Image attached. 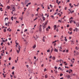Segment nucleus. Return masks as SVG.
Returning a JSON list of instances; mask_svg holds the SVG:
<instances>
[{
  "mask_svg": "<svg viewBox=\"0 0 79 79\" xmlns=\"http://www.w3.org/2000/svg\"><path fill=\"white\" fill-rule=\"evenodd\" d=\"M44 23H43L42 25V26L43 27V29H44L45 28H46V25L48 24V20H47L45 23L44 24Z\"/></svg>",
  "mask_w": 79,
  "mask_h": 79,
  "instance_id": "obj_1",
  "label": "nucleus"
},
{
  "mask_svg": "<svg viewBox=\"0 0 79 79\" xmlns=\"http://www.w3.org/2000/svg\"><path fill=\"white\" fill-rule=\"evenodd\" d=\"M76 31V32H77V31H78V29L77 28H75V29L73 30L74 31Z\"/></svg>",
  "mask_w": 79,
  "mask_h": 79,
  "instance_id": "obj_2",
  "label": "nucleus"
},
{
  "mask_svg": "<svg viewBox=\"0 0 79 79\" xmlns=\"http://www.w3.org/2000/svg\"><path fill=\"white\" fill-rule=\"evenodd\" d=\"M58 69H60V70L61 71H63V69H61V67H59L58 68Z\"/></svg>",
  "mask_w": 79,
  "mask_h": 79,
  "instance_id": "obj_3",
  "label": "nucleus"
},
{
  "mask_svg": "<svg viewBox=\"0 0 79 79\" xmlns=\"http://www.w3.org/2000/svg\"><path fill=\"white\" fill-rule=\"evenodd\" d=\"M36 47V45H34L32 47V48H33L34 49H35V48Z\"/></svg>",
  "mask_w": 79,
  "mask_h": 79,
  "instance_id": "obj_4",
  "label": "nucleus"
},
{
  "mask_svg": "<svg viewBox=\"0 0 79 79\" xmlns=\"http://www.w3.org/2000/svg\"><path fill=\"white\" fill-rule=\"evenodd\" d=\"M52 59L53 60H55V57L53 56L52 57Z\"/></svg>",
  "mask_w": 79,
  "mask_h": 79,
  "instance_id": "obj_5",
  "label": "nucleus"
},
{
  "mask_svg": "<svg viewBox=\"0 0 79 79\" xmlns=\"http://www.w3.org/2000/svg\"><path fill=\"white\" fill-rule=\"evenodd\" d=\"M45 17L43 16L42 17V19H43V21H45Z\"/></svg>",
  "mask_w": 79,
  "mask_h": 79,
  "instance_id": "obj_6",
  "label": "nucleus"
},
{
  "mask_svg": "<svg viewBox=\"0 0 79 79\" xmlns=\"http://www.w3.org/2000/svg\"><path fill=\"white\" fill-rule=\"evenodd\" d=\"M39 31L41 32L42 31V28L41 27H40L39 28Z\"/></svg>",
  "mask_w": 79,
  "mask_h": 79,
  "instance_id": "obj_7",
  "label": "nucleus"
},
{
  "mask_svg": "<svg viewBox=\"0 0 79 79\" xmlns=\"http://www.w3.org/2000/svg\"><path fill=\"white\" fill-rule=\"evenodd\" d=\"M54 52H58V51L57 49H56V48H55L54 49Z\"/></svg>",
  "mask_w": 79,
  "mask_h": 79,
  "instance_id": "obj_8",
  "label": "nucleus"
},
{
  "mask_svg": "<svg viewBox=\"0 0 79 79\" xmlns=\"http://www.w3.org/2000/svg\"><path fill=\"white\" fill-rule=\"evenodd\" d=\"M30 73H32V70H31V71L29 72Z\"/></svg>",
  "mask_w": 79,
  "mask_h": 79,
  "instance_id": "obj_9",
  "label": "nucleus"
},
{
  "mask_svg": "<svg viewBox=\"0 0 79 79\" xmlns=\"http://www.w3.org/2000/svg\"><path fill=\"white\" fill-rule=\"evenodd\" d=\"M45 78H47V77H48V75H45Z\"/></svg>",
  "mask_w": 79,
  "mask_h": 79,
  "instance_id": "obj_10",
  "label": "nucleus"
},
{
  "mask_svg": "<svg viewBox=\"0 0 79 79\" xmlns=\"http://www.w3.org/2000/svg\"><path fill=\"white\" fill-rule=\"evenodd\" d=\"M6 19H7L8 20V18H7V17L5 18V21H6Z\"/></svg>",
  "mask_w": 79,
  "mask_h": 79,
  "instance_id": "obj_11",
  "label": "nucleus"
},
{
  "mask_svg": "<svg viewBox=\"0 0 79 79\" xmlns=\"http://www.w3.org/2000/svg\"><path fill=\"white\" fill-rule=\"evenodd\" d=\"M73 30V29L72 28H70L69 29V31H72V30Z\"/></svg>",
  "mask_w": 79,
  "mask_h": 79,
  "instance_id": "obj_12",
  "label": "nucleus"
},
{
  "mask_svg": "<svg viewBox=\"0 0 79 79\" xmlns=\"http://www.w3.org/2000/svg\"><path fill=\"white\" fill-rule=\"evenodd\" d=\"M7 9H10V6H7Z\"/></svg>",
  "mask_w": 79,
  "mask_h": 79,
  "instance_id": "obj_13",
  "label": "nucleus"
},
{
  "mask_svg": "<svg viewBox=\"0 0 79 79\" xmlns=\"http://www.w3.org/2000/svg\"><path fill=\"white\" fill-rule=\"evenodd\" d=\"M70 41L71 42H72L71 44L72 45H73V44H74V43H73V41L70 40Z\"/></svg>",
  "mask_w": 79,
  "mask_h": 79,
  "instance_id": "obj_14",
  "label": "nucleus"
},
{
  "mask_svg": "<svg viewBox=\"0 0 79 79\" xmlns=\"http://www.w3.org/2000/svg\"><path fill=\"white\" fill-rule=\"evenodd\" d=\"M12 74H13V75H15V72L14 71H13L12 72Z\"/></svg>",
  "mask_w": 79,
  "mask_h": 79,
  "instance_id": "obj_15",
  "label": "nucleus"
},
{
  "mask_svg": "<svg viewBox=\"0 0 79 79\" xmlns=\"http://www.w3.org/2000/svg\"><path fill=\"white\" fill-rule=\"evenodd\" d=\"M45 38V37H43V42H45V40H44V38Z\"/></svg>",
  "mask_w": 79,
  "mask_h": 79,
  "instance_id": "obj_16",
  "label": "nucleus"
},
{
  "mask_svg": "<svg viewBox=\"0 0 79 79\" xmlns=\"http://www.w3.org/2000/svg\"><path fill=\"white\" fill-rule=\"evenodd\" d=\"M71 77V76L69 75H68V76L67 77V78H70Z\"/></svg>",
  "mask_w": 79,
  "mask_h": 79,
  "instance_id": "obj_17",
  "label": "nucleus"
},
{
  "mask_svg": "<svg viewBox=\"0 0 79 79\" xmlns=\"http://www.w3.org/2000/svg\"><path fill=\"white\" fill-rule=\"evenodd\" d=\"M53 49L52 48V49L51 50V53H52V52H53Z\"/></svg>",
  "mask_w": 79,
  "mask_h": 79,
  "instance_id": "obj_18",
  "label": "nucleus"
},
{
  "mask_svg": "<svg viewBox=\"0 0 79 79\" xmlns=\"http://www.w3.org/2000/svg\"><path fill=\"white\" fill-rule=\"evenodd\" d=\"M19 47L18 48L19 50V51H20V46H19Z\"/></svg>",
  "mask_w": 79,
  "mask_h": 79,
  "instance_id": "obj_19",
  "label": "nucleus"
},
{
  "mask_svg": "<svg viewBox=\"0 0 79 79\" xmlns=\"http://www.w3.org/2000/svg\"><path fill=\"white\" fill-rule=\"evenodd\" d=\"M3 31L4 32H6V29H3Z\"/></svg>",
  "mask_w": 79,
  "mask_h": 79,
  "instance_id": "obj_20",
  "label": "nucleus"
},
{
  "mask_svg": "<svg viewBox=\"0 0 79 79\" xmlns=\"http://www.w3.org/2000/svg\"><path fill=\"white\" fill-rule=\"evenodd\" d=\"M38 10H40V8L39 7L36 10V11H38Z\"/></svg>",
  "mask_w": 79,
  "mask_h": 79,
  "instance_id": "obj_21",
  "label": "nucleus"
},
{
  "mask_svg": "<svg viewBox=\"0 0 79 79\" xmlns=\"http://www.w3.org/2000/svg\"><path fill=\"white\" fill-rule=\"evenodd\" d=\"M75 49H76V50H77L79 49V48H77V47H76L75 48Z\"/></svg>",
  "mask_w": 79,
  "mask_h": 79,
  "instance_id": "obj_22",
  "label": "nucleus"
},
{
  "mask_svg": "<svg viewBox=\"0 0 79 79\" xmlns=\"http://www.w3.org/2000/svg\"><path fill=\"white\" fill-rule=\"evenodd\" d=\"M50 7H51V8H53V6L51 4L50 5Z\"/></svg>",
  "mask_w": 79,
  "mask_h": 79,
  "instance_id": "obj_23",
  "label": "nucleus"
},
{
  "mask_svg": "<svg viewBox=\"0 0 79 79\" xmlns=\"http://www.w3.org/2000/svg\"><path fill=\"white\" fill-rule=\"evenodd\" d=\"M50 52V50H48L47 52H48L49 53Z\"/></svg>",
  "mask_w": 79,
  "mask_h": 79,
  "instance_id": "obj_24",
  "label": "nucleus"
},
{
  "mask_svg": "<svg viewBox=\"0 0 79 79\" xmlns=\"http://www.w3.org/2000/svg\"><path fill=\"white\" fill-rule=\"evenodd\" d=\"M51 17L52 18H53V19H54V16L53 15H51Z\"/></svg>",
  "mask_w": 79,
  "mask_h": 79,
  "instance_id": "obj_25",
  "label": "nucleus"
},
{
  "mask_svg": "<svg viewBox=\"0 0 79 79\" xmlns=\"http://www.w3.org/2000/svg\"><path fill=\"white\" fill-rule=\"evenodd\" d=\"M75 6H78V5H76L75 4H73Z\"/></svg>",
  "mask_w": 79,
  "mask_h": 79,
  "instance_id": "obj_26",
  "label": "nucleus"
},
{
  "mask_svg": "<svg viewBox=\"0 0 79 79\" xmlns=\"http://www.w3.org/2000/svg\"><path fill=\"white\" fill-rule=\"evenodd\" d=\"M12 69H15V67L13 66L12 67V68H11Z\"/></svg>",
  "mask_w": 79,
  "mask_h": 79,
  "instance_id": "obj_27",
  "label": "nucleus"
},
{
  "mask_svg": "<svg viewBox=\"0 0 79 79\" xmlns=\"http://www.w3.org/2000/svg\"><path fill=\"white\" fill-rule=\"evenodd\" d=\"M73 20H70V23H72V22H73Z\"/></svg>",
  "mask_w": 79,
  "mask_h": 79,
  "instance_id": "obj_28",
  "label": "nucleus"
},
{
  "mask_svg": "<svg viewBox=\"0 0 79 79\" xmlns=\"http://www.w3.org/2000/svg\"><path fill=\"white\" fill-rule=\"evenodd\" d=\"M11 6H12L13 7H15V5H11Z\"/></svg>",
  "mask_w": 79,
  "mask_h": 79,
  "instance_id": "obj_29",
  "label": "nucleus"
},
{
  "mask_svg": "<svg viewBox=\"0 0 79 79\" xmlns=\"http://www.w3.org/2000/svg\"><path fill=\"white\" fill-rule=\"evenodd\" d=\"M17 52L18 53H19V51H18V50H17Z\"/></svg>",
  "mask_w": 79,
  "mask_h": 79,
  "instance_id": "obj_30",
  "label": "nucleus"
},
{
  "mask_svg": "<svg viewBox=\"0 0 79 79\" xmlns=\"http://www.w3.org/2000/svg\"><path fill=\"white\" fill-rule=\"evenodd\" d=\"M3 42H2L1 44V45H2V46H3Z\"/></svg>",
  "mask_w": 79,
  "mask_h": 79,
  "instance_id": "obj_31",
  "label": "nucleus"
},
{
  "mask_svg": "<svg viewBox=\"0 0 79 79\" xmlns=\"http://www.w3.org/2000/svg\"><path fill=\"white\" fill-rule=\"evenodd\" d=\"M26 48H25L23 50L24 52H26Z\"/></svg>",
  "mask_w": 79,
  "mask_h": 79,
  "instance_id": "obj_32",
  "label": "nucleus"
},
{
  "mask_svg": "<svg viewBox=\"0 0 79 79\" xmlns=\"http://www.w3.org/2000/svg\"><path fill=\"white\" fill-rule=\"evenodd\" d=\"M13 17L12 16L11 17V19L12 20V21H13Z\"/></svg>",
  "mask_w": 79,
  "mask_h": 79,
  "instance_id": "obj_33",
  "label": "nucleus"
},
{
  "mask_svg": "<svg viewBox=\"0 0 79 79\" xmlns=\"http://www.w3.org/2000/svg\"><path fill=\"white\" fill-rule=\"evenodd\" d=\"M67 27H69V24H67Z\"/></svg>",
  "mask_w": 79,
  "mask_h": 79,
  "instance_id": "obj_34",
  "label": "nucleus"
},
{
  "mask_svg": "<svg viewBox=\"0 0 79 79\" xmlns=\"http://www.w3.org/2000/svg\"><path fill=\"white\" fill-rule=\"evenodd\" d=\"M60 3H61V2L59 1V2L58 3V5H59V4H60Z\"/></svg>",
  "mask_w": 79,
  "mask_h": 79,
  "instance_id": "obj_35",
  "label": "nucleus"
},
{
  "mask_svg": "<svg viewBox=\"0 0 79 79\" xmlns=\"http://www.w3.org/2000/svg\"><path fill=\"white\" fill-rule=\"evenodd\" d=\"M65 68H68H68H69V67H66V66H65Z\"/></svg>",
  "mask_w": 79,
  "mask_h": 79,
  "instance_id": "obj_36",
  "label": "nucleus"
},
{
  "mask_svg": "<svg viewBox=\"0 0 79 79\" xmlns=\"http://www.w3.org/2000/svg\"><path fill=\"white\" fill-rule=\"evenodd\" d=\"M2 42H5V40H3L2 41Z\"/></svg>",
  "mask_w": 79,
  "mask_h": 79,
  "instance_id": "obj_37",
  "label": "nucleus"
},
{
  "mask_svg": "<svg viewBox=\"0 0 79 79\" xmlns=\"http://www.w3.org/2000/svg\"><path fill=\"white\" fill-rule=\"evenodd\" d=\"M58 22H60V23H61V21H60V20H58Z\"/></svg>",
  "mask_w": 79,
  "mask_h": 79,
  "instance_id": "obj_38",
  "label": "nucleus"
},
{
  "mask_svg": "<svg viewBox=\"0 0 79 79\" xmlns=\"http://www.w3.org/2000/svg\"><path fill=\"white\" fill-rule=\"evenodd\" d=\"M63 74H62V73H61L60 74V76L61 77L62 76H63Z\"/></svg>",
  "mask_w": 79,
  "mask_h": 79,
  "instance_id": "obj_39",
  "label": "nucleus"
},
{
  "mask_svg": "<svg viewBox=\"0 0 79 79\" xmlns=\"http://www.w3.org/2000/svg\"><path fill=\"white\" fill-rule=\"evenodd\" d=\"M0 6H2V7H3V6L2 4H1Z\"/></svg>",
  "mask_w": 79,
  "mask_h": 79,
  "instance_id": "obj_40",
  "label": "nucleus"
},
{
  "mask_svg": "<svg viewBox=\"0 0 79 79\" xmlns=\"http://www.w3.org/2000/svg\"><path fill=\"white\" fill-rule=\"evenodd\" d=\"M31 2H30L28 3L27 4H28V5H31Z\"/></svg>",
  "mask_w": 79,
  "mask_h": 79,
  "instance_id": "obj_41",
  "label": "nucleus"
},
{
  "mask_svg": "<svg viewBox=\"0 0 79 79\" xmlns=\"http://www.w3.org/2000/svg\"><path fill=\"white\" fill-rule=\"evenodd\" d=\"M77 27H79V24H77Z\"/></svg>",
  "mask_w": 79,
  "mask_h": 79,
  "instance_id": "obj_42",
  "label": "nucleus"
},
{
  "mask_svg": "<svg viewBox=\"0 0 79 79\" xmlns=\"http://www.w3.org/2000/svg\"><path fill=\"white\" fill-rule=\"evenodd\" d=\"M67 3V2H69V0H66Z\"/></svg>",
  "mask_w": 79,
  "mask_h": 79,
  "instance_id": "obj_43",
  "label": "nucleus"
},
{
  "mask_svg": "<svg viewBox=\"0 0 79 79\" xmlns=\"http://www.w3.org/2000/svg\"><path fill=\"white\" fill-rule=\"evenodd\" d=\"M16 22L17 23H19V22L18 21H16Z\"/></svg>",
  "mask_w": 79,
  "mask_h": 79,
  "instance_id": "obj_44",
  "label": "nucleus"
},
{
  "mask_svg": "<svg viewBox=\"0 0 79 79\" xmlns=\"http://www.w3.org/2000/svg\"><path fill=\"white\" fill-rule=\"evenodd\" d=\"M27 31V29H26V30L24 31V32H26Z\"/></svg>",
  "mask_w": 79,
  "mask_h": 79,
  "instance_id": "obj_45",
  "label": "nucleus"
},
{
  "mask_svg": "<svg viewBox=\"0 0 79 79\" xmlns=\"http://www.w3.org/2000/svg\"><path fill=\"white\" fill-rule=\"evenodd\" d=\"M64 40L65 41V42H67L68 40H67V39H65Z\"/></svg>",
  "mask_w": 79,
  "mask_h": 79,
  "instance_id": "obj_46",
  "label": "nucleus"
},
{
  "mask_svg": "<svg viewBox=\"0 0 79 79\" xmlns=\"http://www.w3.org/2000/svg\"><path fill=\"white\" fill-rule=\"evenodd\" d=\"M60 63H61V61H62V60H61V59L60 60Z\"/></svg>",
  "mask_w": 79,
  "mask_h": 79,
  "instance_id": "obj_47",
  "label": "nucleus"
},
{
  "mask_svg": "<svg viewBox=\"0 0 79 79\" xmlns=\"http://www.w3.org/2000/svg\"><path fill=\"white\" fill-rule=\"evenodd\" d=\"M26 66H27V68H29V65H27Z\"/></svg>",
  "mask_w": 79,
  "mask_h": 79,
  "instance_id": "obj_48",
  "label": "nucleus"
},
{
  "mask_svg": "<svg viewBox=\"0 0 79 79\" xmlns=\"http://www.w3.org/2000/svg\"><path fill=\"white\" fill-rule=\"evenodd\" d=\"M7 44H8V45H10V43H9V42H8L7 43Z\"/></svg>",
  "mask_w": 79,
  "mask_h": 79,
  "instance_id": "obj_49",
  "label": "nucleus"
},
{
  "mask_svg": "<svg viewBox=\"0 0 79 79\" xmlns=\"http://www.w3.org/2000/svg\"><path fill=\"white\" fill-rule=\"evenodd\" d=\"M77 55H79V52H77Z\"/></svg>",
  "mask_w": 79,
  "mask_h": 79,
  "instance_id": "obj_50",
  "label": "nucleus"
},
{
  "mask_svg": "<svg viewBox=\"0 0 79 79\" xmlns=\"http://www.w3.org/2000/svg\"><path fill=\"white\" fill-rule=\"evenodd\" d=\"M67 7H65L64 10H66L67 9Z\"/></svg>",
  "mask_w": 79,
  "mask_h": 79,
  "instance_id": "obj_51",
  "label": "nucleus"
},
{
  "mask_svg": "<svg viewBox=\"0 0 79 79\" xmlns=\"http://www.w3.org/2000/svg\"><path fill=\"white\" fill-rule=\"evenodd\" d=\"M13 9H14V10H16V9L15 8V7H13Z\"/></svg>",
  "mask_w": 79,
  "mask_h": 79,
  "instance_id": "obj_52",
  "label": "nucleus"
},
{
  "mask_svg": "<svg viewBox=\"0 0 79 79\" xmlns=\"http://www.w3.org/2000/svg\"><path fill=\"white\" fill-rule=\"evenodd\" d=\"M11 57H9V60H11Z\"/></svg>",
  "mask_w": 79,
  "mask_h": 79,
  "instance_id": "obj_53",
  "label": "nucleus"
},
{
  "mask_svg": "<svg viewBox=\"0 0 79 79\" xmlns=\"http://www.w3.org/2000/svg\"><path fill=\"white\" fill-rule=\"evenodd\" d=\"M1 56H3V54L2 53L1 54Z\"/></svg>",
  "mask_w": 79,
  "mask_h": 79,
  "instance_id": "obj_54",
  "label": "nucleus"
},
{
  "mask_svg": "<svg viewBox=\"0 0 79 79\" xmlns=\"http://www.w3.org/2000/svg\"><path fill=\"white\" fill-rule=\"evenodd\" d=\"M66 52L67 53H68V50H67L66 51Z\"/></svg>",
  "mask_w": 79,
  "mask_h": 79,
  "instance_id": "obj_55",
  "label": "nucleus"
},
{
  "mask_svg": "<svg viewBox=\"0 0 79 79\" xmlns=\"http://www.w3.org/2000/svg\"><path fill=\"white\" fill-rule=\"evenodd\" d=\"M69 5L71 7V5H72L71 3H69Z\"/></svg>",
  "mask_w": 79,
  "mask_h": 79,
  "instance_id": "obj_56",
  "label": "nucleus"
},
{
  "mask_svg": "<svg viewBox=\"0 0 79 79\" xmlns=\"http://www.w3.org/2000/svg\"><path fill=\"white\" fill-rule=\"evenodd\" d=\"M69 34H70V35H71V34H72V32L71 31V32H70L69 33Z\"/></svg>",
  "mask_w": 79,
  "mask_h": 79,
  "instance_id": "obj_57",
  "label": "nucleus"
},
{
  "mask_svg": "<svg viewBox=\"0 0 79 79\" xmlns=\"http://www.w3.org/2000/svg\"><path fill=\"white\" fill-rule=\"evenodd\" d=\"M3 28H5V27H4V26H3L2 27V29H3Z\"/></svg>",
  "mask_w": 79,
  "mask_h": 79,
  "instance_id": "obj_58",
  "label": "nucleus"
},
{
  "mask_svg": "<svg viewBox=\"0 0 79 79\" xmlns=\"http://www.w3.org/2000/svg\"><path fill=\"white\" fill-rule=\"evenodd\" d=\"M52 58V56H50L49 57V58Z\"/></svg>",
  "mask_w": 79,
  "mask_h": 79,
  "instance_id": "obj_59",
  "label": "nucleus"
},
{
  "mask_svg": "<svg viewBox=\"0 0 79 79\" xmlns=\"http://www.w3.org/2000/svg\"><path fill=\"white\" fill-rule=\"evenodd\" d=\"M48 29H50V27L49 26H48Z\"/></svg>",
  "mask_w": 79,
  "mask_h": 79,
  "instance_id": "obj_60",
  "label": "nucleus"
},
{
  "mask_svg": "<svg viewBox=\"0 0 79 79\" xmlns=\"http://www.w3.org/2000/svg\"><path fill=\"white\" fill-rule=\"evenodd\" d=\"M56 31H57V32H58V29H56Z\"/></svg>",
  "mask_w": 79,
  "mask_h": 79,
  "instance_id": "obj_61",
  "label": "nucleus"
},
{
  "mask_svg": "<svg viewBox=\"0 0 79 79\" xmlns=\"http://www.w3.org/2000/svg\"><path fill=\"white\" fill-rule=\"evenodd\" d=\"M57 67H54V68H55V69H57Z\"/></svg>",
  "mask_w": 79,
  "mask_h": 79,
  "instance_id": "obj_62",
  "label": "nucleus"
},
{
  "mask_svg": "<svg viewBox=\"0 0 79 79\" xmlns=\"http://www.w3.org/2000/svg\"><path fill=\"white\" fill-rule=\"evenodd\" d=\"M41 66H42V67H43V66H44V64H42L41 65Z\"/></svg>",
  "mask_w": 79,
  "mask_h": 79,
  "instance_id": "obj_63",
  "label": "nucleus"
},
{
  "mask_svg": "<svg viewBox=\"0 0 79 79\" xmlns=\"http://www.w3.org/2000/svg\"><path fill=\"white\" fill-rule=\"evenodd\" d=\"M56 43H54V46H55V45H56Z\"/></svg>",
  "mask_w": 79,
  "mask_h": 79,
  "instance_id": "obj_64",
  "label": "nucleus"
}]
</instances>
